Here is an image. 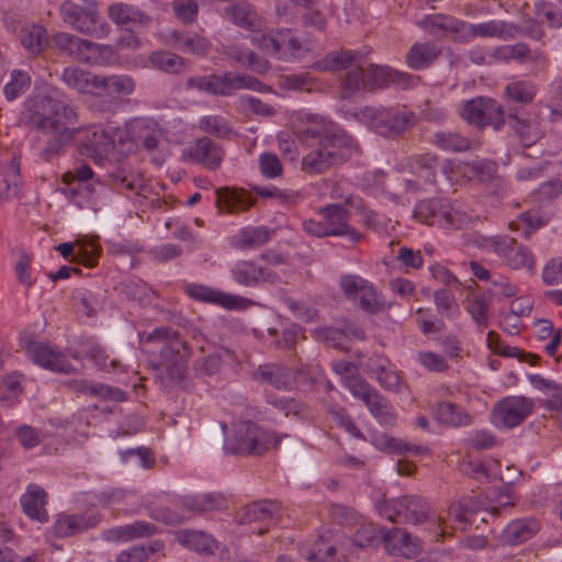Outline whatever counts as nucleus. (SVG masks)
<instances>
[{"mask_svg":"<svg viewBox=\"0 0 562 562\" xmlns=\"http://www.w3.org/2000/svg\"><path fill=\"white\" fill-rule=\"evenodd\" d=\"M25 116L32 128L46 136L42 155L50 158L59 155L75 139L80 137L78 149L95 164L119 153L125 154V140L128 133L120 126L74 127L79 122V110L76 105L49 95H35L25 103Z\"/></svg>","mask_w":562,"mask_h":562,"instance_id":"nucleus-1","label":"nucleus"},{"mask_svg":"<svg viewBox=\"0 0 562 562\" xmlns=\"http://www.w3.org/2000/svg\"><path fill=\"white\" fill-rule=\"evenodd\" d=\"M140 341L160 345L161 363L172 380L181 381L186 376L187 366L192 357V348L181 334L169 327L160 326L148 334L140 335Z\"/></svg>","mask_w":562,"mask_h":562,"instance_id":"nucleus-2","label":"nucleus"},{"mask_svg":"<svg viewBox=\"0 0 562 562\" xmlns=\"http://www.w3.org/2000/svg\"><path fill=\"white\" fill-rule=\"evenodd\" d=\"M357 144L347 133L333 134L331 139L315 143V146L303 157L302 170L308 175H319L331 166L348 160Z\"/></svg>","mask_w":562,"mask_h":562,"instance_id":"nucleus-3","label":"nucleus"},{"mask_svg":"<svg viewBox=\"0 0 562 562\" xmlns=\"http://www.w3.org/2000/svg\"><path fill=\"white\" fill-rule=\"evenodd\" d=\"M281 437L262 429L251 420H240L233 425V435L227 438L224 450L229 454L260 456L278 448Z\"/></svg>","mask_w":562,"mask_h":562,"instance_id":"nucleus-4","label":"nucleus"},{"mask_svg":"<svg viewBox=\"0 0 562 562\" xmlns=\"http://www.w3.org/2000/svg\"><path fill=\"white\" fill-rule=\"evenodd\" d=\"M487 496L477 495L473 497H463L458 502L450 504L447 510V518L438 516L436 520V536L449 537L452 532L449 529L464 530L474 522V516L480 512H486L494 516L502 508L513 506V503H502L499 506H490L486 504Z\"/></svg>","mask_w":562,"mask_h":562,"instance_id":"nucleus-5","label":"nucleus"},{"mask_svg":"<svg viewBox=\"0 0 562 562\" xmlns=\"http://www.w3.org/2000/svg\"><path fill=\"white\" fill-rule=\"evenodd\" d=\"M318 214L322 216L319 221L308 218L302 222V229L307 235L318 238L346 236L353 244L362 240L363 235L350 226V213L341 204H327L318 210Z\"/></svg>","mask_w":562,"mask_h":562,"instance_id":"nucleus-6","label":"nucleus"},{"mask_svg":"<svg viewBox=\"0 0 562 562\" xmlns=\"http://www.w3.org/2000/svg\"><path fill=\"white\" fill-rule=\"evenodd\" d=\"M58 12L64 23L78 33L98 38L110 34L111 26L100 16L95 0H81L80 3L64 0Z\"/></svg>","mask_w":562,"mask_h":562,"instance_id":"nucleus-7","label":"nucleus"},{"mask_svg":"<svg viewBox=\"0 0 562 562\" xmlns=\"http://www.w3.org/2000/svg\"><path fill=\"white\" fill-rule=\"evenodd\" d=\"M362 121L376 134L385 137H397L413 127L417 117L406 106L373 108L361 111Z\"/></svg>","mask_w":562,"mask_h":562,"instance_id":"nucleus-8","label":"nucleus"},{"mask_svg":"<svg viewBox=\"0 0 562 562\" xmlns=\"http://www.w3.org/2000/svg\"><path fill=\"white\" fill-rule=\"evenodd\" d=\"M187 86L213 95H232L241 89L258 92L270 91L269 86L252 76L235 75L229 71L223 75L193 76L188 79Z\"/></svg>","mask_w":562,"mask_h":562,"instance_id":"nucleus-9","label":"nucleus"},{"mask_svg":"<svg viewBox=\"0 0 562 562\" xmlns=\"http://www.w3.org/2000/svg\"><path fill=\"white\" fill-rule=\"evenodd\" d=\"M461 117L479 128L493 126L499 131L505 125V112L501 104L492 98L479 97L463 102L460 109Z\"/></svg>","mask_w":562,"mask_h":562,"instance_id":"nucleus-10","label":"nucleus"},{"mask_svg":"<svg viewBox=\"0 0 562 562\" xmlns=\"http://www.w3.org/2000/svg\"><path fill=\"white\" fill-rule=\"evenodd\" d=\"M339 284L345 296L353 301L363 312L376 314L384 308L383 295L370 281L359 276L348 274L340 278Z\"/></svg>","mask_w":562,"mask_h":562,"instance_id":"nucleus-11","label":"nucleus"},{"mask_svg":"<svg viewBox=\"0 0 562 562\" xmlns=\"http://www.w3.org/2000/svg\"><path fill=\"white\" fill-rule=\"evenodd\" d=\"M533 400L512 395L499 400L492 409V422L498 428L512 429L521 425L533 412Z\"/></svg>","mask_w":562,"mask_h":562,"instance_id":"nucleus-12","label":"nucleus"},{"mask_svg":"<svg viewBox=\"0 0 562 562\" xmlns=\"http://www.w3.org/2000/svg\"><path fill=\"white\" fill-rule=\"evenodd\" d=\"M429 515L428 504L419 496L411 495L386 502L381 516L392 522L418 525Z\"/></svg>","mask_w":562,"mask_h":562,"instance_id":"nucleus-13","label":"nucleus"},{"mask_svg":"<svg viewBox=\"0 0 562 562\" xmlns=\"http://www.w3.org/2000/svg\"><path fill=\"white\" fill-rule=\"evenodd\" d=\"M251 41L268 55L283 60L295 58L302 48L301 42L290 29L276 30L260 36H254Z\"/></svg>","mask_w":562,"mask_h":562,"instance_id":"nucleus-14","label":"nucleus"},{"mask_svg":"<svg viewBox=\"0 0 562 562\" xmlns=\"http://www.w3.org/2000/svg\"><path fill=\"white\" fill-rule=\"evenodd\" d=\"M26 352L36 366L60 374L76 373V369L69 361L67 355L57 346L48 342H31Z\"/></svg>","mask_w":562,"mask_h":562,"instance_id":"nucleus-15","label":"nucleus"},{"mask_svg":"<svg viewBox=\"0 0 562 562\" xmlns=\"http://www.w3.org/2000/svg\"><path fill=\"white\" fill-rule=\"evenodd\" d=\"M524 33V30L504 20H488L481 23H468L464 21L463 42H471L475 38H498L502 41H509L518 37Z\"/></svg>","mask_w":562,"mask_h":562,"instance_id":"nucleus-16","label":"nucleus"},{"mask_svg":"<svg viewBox=\"0 0 562 562\" xmlns=\"http://www.w3.org/2000/svg\"><path fill=\"white\" fill-rule=\"evenodd\" d=\"M294 130L300 140L306 144L321 140L326 142L331 139L333 134L342 133L335 131V125L331 121L312 113H300L294 123Z\"/></svg>","mask_w":562,"mask_h":562,"instance_id":"nucleus-17","label":"nucleus"},{"mask_svg":"<svg viewBox=\"0 0 562 562\" xmlns=\"http://www.w3.org/2000/svg\"><path fill=\"white\" fill-rule=\"evenodd\" d=\"M495 255L513 270L525 269L530 274L536 271V257L532 251L513 237L504 235Z\"/></svg>","mask_w":562,"mask_h":562,"instance_id":"nucleus-18","label":"nucleus"},{"mask_svg":"<svg viewBox=\"0 0 562 562\" xmlns=\"http://www.w3.org/2000/svg\"><path fill=\"white\" fill-rule=\"evenodd\" d=\"M184 153L192 162L211 171L218 170L225 157L223 146L207 136L195 138Z\"/></svg>","mask_w":562,"mask_h":562,"instance_id":"nucleus-19","label":"nucleus"},{"mask_svg":"<svg viewBox=\"0 0 562 562\" xmlns=\"http://www.w3.org/2000/svg\"><path fill=\"white\" fill-rule=\"evenodd\" d=\"M102 519V515L89 509L82 514H59L56 516L52 532L57 538L72 537L88 529L94 528Z\"/></svg>","mask_w":562,"mask_h":562,"instance_id":"nucleus-20","label":"nucleus"},{"mask_svg":"<svg viewBox=\"0 0 562 562\" xmlns=\"http://www.w3.org/2000/svg\"><path fill=\"white\" fill-rule=\"evenodd\" d=\"M505 124H508L526 147L535 144L541 136L538 119L522 110L509 109L505 113Z\"/></svg>","mask_w":562,"mask_h":562,"instance_id":"nucleus-21","label":"nucleus"},{"mask_svg":"<svg viewBox=\"0 0 562 562\" xmlns=\"http://www.w3.org/2000/svg\"><path fill=\"white\" fill-rule=\"evenodd\" d=\"M187 294L196 301L217 304L228 310H241L247 307L249 300L227 294L203 284L191 283L186 286Z\"/></svg>","mask_w":562,"mask_h":562,"instance_id":"nucleus-22","label":"nucleus"},{"mask_svg":"<svg viewBox=\"0 0 562 562\" xmlns=\"http://www.w3.org/2000/svg\"><path fill=\"white\" fill-rule=\"evenodd\" d=\"M382 540L387 553L394 557L412 559L422 552L419 539L401 528L385 529Z\"/></svg>","mask_w":562,"mask_h":562,"instance_id":"nucleus-23","label":"nucleus"},{"mask_svg":"<svg viewBox=\"0 0 562 562\" xmlns=\"http://www.w3.org/2000/svg\"><path fill=\"white\" fill-rule=\"evenodd\" d=\"M124 130L128 133V138L125 140V153L139 146L153 151L159 145L160 132L153 122L135 120Z\"/></svg>","mask_w":562,"mask_h":562,"instance_id":"nucleus-24","label":"nucleus"},{"mask_svg":"<svg viewBox=\"0 0 562 562\" xmlns=\"http://www.w3.org/2000/svg\"><path fill=\"white\" fill-rule=\"evenodd\" d=\"M47 503L48 493L36 483H30L20 497V505L25 516L41 524L49 520Z\"/></svg>","mask_w":562,"mask_h":562,"instance_id":"nucleus-25","label":"nucleus"},{"mask_svg":"<svg viewBox=\"0 0 562 562\" xmlns=\"http://www.w3.org/2000/svg\"><path fill=\"white\" fill-rule=\"evenodd\" d=\"M216 207L220 213L238 214L248 211L256 202V199L241 188H218L215 191Z\"/></svg>","mask_w":562,"mask_h":562,"instance_id":"nucleus-26","label":"nucleus"},{"mask_svg":"<svg viewBox=\"0 0 562 562\" xmlns=\"http://www.w3.org/2000/svg\"><path fill=\"white\" fill-rule=\"evenodd\" d=\"M109 19L122 29L128 27H144L146 29L151 18L146 12L142 11L138 7L130 3L115 2L108 7Z\"/></svg>","mask_w":562,"mask_h":562,"instance_id":"nucleus-27","label":"nucleus"},{"mask_svg":"<svg viewBox=\"0 0 562 562\" xmlns=\"http://www.w3.org/2000/svg\"><path fill=\"white\" fill-rule=\"evenodd\" d=\"M492 56L496 59V63H510L516 61L524 65L528 61L543 63L546 56L540 50H532L530 47L522 42L509 45H499L492 49Z\"/></svg>","mask_w":562,"mask_h":562,"instance_id":"nucleus-28","label":"nucleus"},{"mask_svg":"<svg viewBox=\"0 0 562 562\" xmlns=\"http://www.w3.org/2000/svg\"><path fill=\"white\" fill-rule=\"evenodd\" d=\"M436 422L445 427L460 428L472 424V416L467 409L451 401H438L432 407Z\"/></svg>","mask_w":562,"mask_h":562,"instance_id":"nucleus-29","label":"nucleus"},{"mask_svg":"<svg viewBox=\"0 0 562 562\" xmlns=\"http://www.w3.org/2000/svg\"><path fill=\"white\" fill-rule=\"evenodd\" d=\"M420 25L434 36L456 34L457 38L463 42L464 21L456 16L441 13L429 14L424 18Z\"/></svg>","mask_w":562,"mask_h":562,"instance_id":"nucleus-30","label":"nucleus"},{"mask_svg":"<svg viewBox=\"0 0 562 562\" xmlns=\"http://www.w3.org/2000/svg\"><path fill=\"white\" fill-rule=\"evenodd\" d=\"M366 54L360 50L341 49L327 54L313 67L318 71H340L364 64Z\"/></svg>","mask_w":562,"mask_h":562,"instance_id":"nucleus-31","label":"nucleus"},{"mask_svg":"<svg viewBox=\"0 0 562 562\" xmlns=\"http://www.w3.org/2000/svg\"><path fill=\"white\" fill-rule=\"evenodd\" d=\"M540 529L537 519L526 517L513 520L502 531L499 541L505 546H518L531 539Z\"/></svg>","mask_w":562,"mask_h":562,"instance_id":"nucleus-32","label":"nucleus"},{"mask_svg":"<svg viewBox=\"0 0 562 562\" xmlns=\"http://www.w3.org/2000/svg\"><path fill=\"white\" fill-rule=\"evenodd\" d=\"M169 41L176 49L200 57L206 56L212 47L211 42L206 37L188 31H171L169 33Z\"/></svg>","mask_w":562,"mask_h":562,"instance_id":"nucleus-33","label":"nucleus"},{"mask_svg":"<svg viewBox=\"0 0 562 562\" xmlns=\"http://www.w3.org/2000/svg\"><path fill=\"white\" fill-rule=\"evenodd\" d=\"M231 276L236 283L245 286H256L274 278L269 269L251 260L237 261L231 269Z\"/></svg>","mask_w":562,"mask_h":562,"instance_id":"nucleus-34","label":"nucleus"},{"mask_svg":"<svg viewBox=\"0 0 562 562\" xmlns=\"http://www.w3.org/2000/svg\"><path fill=\"white\" fill-rule=\"evenodd\" d=\"M224 16L235 25L251 32L259 31L263 25L262 18L255 11L252 5L247 2H239L226 7Z\"/></svg>","mask_w":562,"mask_h":562,"instance_id":"nucleus-35","label":"nucleus"},{"mask_svg":"<svg viewBox=\"0 0 562 562\" xmlns=\"http://www.w3.org/2000/svg\"><path fill=\"white\" fill-rule=\"evenodd\" d=\"M441 47L432 42H416L407 54L406 64L411 69L420 70L430 67L440 56Z\"/></svg>","mask_w":562,"mask_h":562,"instance_id":"nucleus-36","label":"nucleus"},{"mask_svg":"<svg viewBox=\"0 0 562 562\" xmlns=\"http://www.w3.org/2000/svg\"><path fill=\"white\" fill-rule=\"evenodd\" d=\"M21 186L20 158L13 156L0 162V199L10 200L18 195Z\"/></svg>","mask_w":562,"mask_h":562,"instance_id":"nucleus-37","label":"nucleus"},{"mask_svg":"<svg viewBox=\"0 0 562 562\" xmlns=\"http://www.w3.org/2000/svg\"><path fill=\"white\" fill-rule=\"evenodd\" d=\"M63 82L79 93L95 94L98 92L99 76L79 67H66L61 72Z\"/></svg>","mask_w":562,"mask_h":562,"instance_id":"nucleus-38","label":"nucleus"},{"mask_svg":"<svg viewBox=\"0 0 562 562\" xmlns=\"http://www.w3.org/2000/svg\"><path fill=\"white\" fill-rule=\"evenodd\" d=\"M176 539L181 546L203 554H213L218 547L212 535L200 530H179Z\"/></svg>","mask_w":562,"mask_h":562,"instance_id":"nucleus-39","label":"nucleus"},{"mask_svg":"<svg viewBox=\"0 0 562 562\" xmlns=\"http://www.w3.org/2000/svg\"><path fill=\"white\" fill-rule=\"evenodd\" d=\"M256 379L279 390H289L294 384V372L274 363L260 366Z\"/></svg>","mask_w":562,"mask_h":562,"instance_id":"nucleus-40","label":"nucleus"},{"mask_svg":"<svg viewBox=\"0 0 562 562\" xmlns=\"http://www.w3.org/2000/svg\"><path fill=\"white\" fill-rule=\"evenodd\" d=\"M135 90V81L127 75L99 76L97 95H130Z\"/></svg>","mask_w":562,"mask_h":562,"instance_id":"nucleus-41","label":"nucleus"},{"mask_svg":"<svg viewBox=\"0 0 562 562\" xmlns=\"http://www.w3.org/2000/svg\"><path fill=\"white\" fill-rule=\"evenodd\" d=\"M111 54L112 49L110 46L100 45L79 37L72 58L80 63L101 65L104 63V56Z\"/></svg>","mask_w":562,"mask_h":562,"instance_id":"nucleus-42","label":"nucleus"},{"mask_svg":"<svg viewBox=\"0 0 562 562\" xmlns=\"http://www.w3.org/2000/svg\"><path fill=\"white\" fill-rule=\"evenodd\" d=\"M157 532V527L153 524L136 520L133 524L120 526L108 530L109 540L128 541L137 538L150 537Z\"/></svg>","mask_w":562,"mask_h":562,"instance_id":"nucleus-43","label":"nucleus"},{"mask_svg":"<svg viewBox=\"0 0 562 562\" xmlns=\"http://www.w3.org/2000/svg\"><path fill=\"white\" fill-rule=\"evenodd\" d=\"M371 370L374 372L376 381L385 390L398 392L402 385L401 373L389 360L376 358L372 362Z\"/></svg>","mask_w":562,"mask_h":562,"instance_id":"nucleus-44","label":"nucleus"},{"mask_svg":"<svg viewBox=\"0 0 562 562\" xmlns=\"http://www.w3.org/2000/svg\"><path fill=\"white\" fill-rule=\"evenodd\" d=\"M278 513V505L273 502H255L243 508L239 519L244 524H251L254 521L274 522Z\"/></svg>","mask_w":562,"mask_h":562,"instance_id":"nucleus-45","label":"nucleus"},{"mask_svg":"<svg viewBox=\"0 0 562 562\" xmlns=\"http://www.w3.org/2000/svg\"><path fill=\"white\" fill-rule=\"evenodd\" d=\"M363 404L380 424L394 423L396 418L394 407L376 389L363 401Z\"/></svg>","mask_w":562,"mask_h":562,"instance_id":"nucleus-46","label":"nucleus"},{"mask_svg":"<svg viewBox=\"0 0 562 562\" xmlns=\"http://www.w3.org/2000/svg\"><path fill=\"white\" fill-rule=\"evenodd\" d=\"M200 131L222 139H233L237 132L232 123L222 115H204L199 120Z\"/></svg>","mask_w":562,"mask_h":562,"instance_id":"nucleus-47","label":"nucleus"},{"mask_svg":"<svg viewBox=\"0 0 562 562\" xmlns=\"http://www.w3.org/2000/svg\"><path fill=\"white\" fill-rule=\"evenodd\" d=\"M470 222L471 216L467 212L454 204L442 202L437 226L445 229H462L467 227Z\"/></svg>","mask_w":562,"mask_h":562,"instance_id":"nucleus-48","label":"nucleus"},{"mask_svg":"<svg viewBox=\"0 0 562 562\" xmlns=\"http://www.w3.org/2000/svg\"><path fill=\"white\" fill-rule=\"evenodd\" d=\"M20 42L31 54H40L48 45V35L44 26L26 24L20 31Z\"/></svg>","mask_w":562,"mask_h":562,"instance_id":"nucleus-49","label":"nucleus"},{"mask_svg":"<svg viewBox=\"0 0 562 562\" xmlns=\"http://www.w3.org/2000/svg\"><path fill=\"white\" fill-rule=\"evenodd\" d=\"M270 238L271 232L266 227H246L233 236V245L239 249H251L267 244Z\"/></svg>","mask_w":562,"mask_h":562,"instance_id":"nucleus-50","label":"nucleus"},{"mask_svg":"<svg viewBox=\"0 0 562 562\" xmlns=\"http://www.w3.org/2000/svg\"><path fill=\"white\" fill-rule=\"evenodd\" d=\"M438 157L432 153H425L413 157L411 167L424 184H436V168Z\"/></svg>","mask_w":562,"mask_h":562,"instance_id":"nucleus-51","label":"nucleus"},{"mask_svg":"<svg viewBox=\"0 0 562 562\" xmlns=\"http://www.w3.org/2000/svg\"><path fill=\"white\" fill-rule=\"evenodd\" d=\"M226 55L241 66H246L256 72H266L269 69L267 60L259 58L252 50L239 45H231L226 48Z\"/></svg>","mask_w":562,"mask_h":562,"instance_id":"nucleus-52","label":"nucleus"},{"mask_svg":"<svg viewBox=\"0 0 562 562\" xmlns=\"http://www.w3.org/2000/svg\"><path fill=\"white\" fill-rule=\"evenodd\" d=\"M148 60L154 68L169 74H179L186 66V60L181 56L167 50L153 52Z\"/></svg>","mask_w":562,"mask_h":562,"instance_id":"nucleus-53","label":"nucleus"},{"mask_svg":"<svg viewBox=\"0 0 562 562\" xmlns=\"http://www.w3.org/2000/svg\"><path fill=\"white\" fill-rule=\"evenodd\" d=\"M32 78L27 71L12 70L9 82L3 88L7 100L12 101L25 93L31 87Z\"/></svg>","mask_w":562,"mask_h":562,"instance_id":"nucleus-54","label":"nucleus"},{"mask_svg":"<svg viewBox=\"0 0 562 562\" xmlns=\"http://www.w3.org/2000/svg\"><path fill=\"white\" fill-rule=\"evenodd\" d=\"M434 144L446 151H465L470 148V140L467 137L448 131L435 133Z\"/></svg>","mask_w":562,"mask_h":562,"instance_id":"nucleus-55","label":"nucleus"},{"mask_svg":"<svg viewBox=\"0 0 562 562\" xmlns=\"http://www.w3.org/2000/svg\"><path fill=\"white\" fill-rule=\"evenodd\" d=\"M384 527H378L371 522H362L352 536V542L358 548L373 547L379 543L384 532Z\"/></svg>","mask_w":562,"mask_h":562,"instance_id":"nucleus-56","label":"nucleus"},{"mask_svg":"<svg viewBox=\"0 0 562 562\" xmlns=\"http://www.w3.org/2000/svg\"><path fill=\"white\" fill-rule=\"evenodd\" d=\"M442 202L443 201L441 200L432 199L417 203L414 210L415 218L423 224L437 226L439 210H441Z\"/></svg>","mask_w":562,"mask_h":562,"instance_id":"nucleus-57","label":"nucleus"},{"mask_svg":"<svg viewBox=\"0 0 562 562\" xmlns=\"http://www.w3.org/2000/svg\"><path fill=\"white\" fill-rule=\"evenodd\" d=\"M435 304L440 315L447 318H457L460 314V307L450 290L441 289L435 291Z\"/></svg>","mask_w":562,"mask_h":562,"instance_id":"nucleus-58","label":"nucleus"},{"mask_svg":"<svg viewBox=\"0 0 562 562\" xmlns=\"http://www.w3.org/2000/svg\"><path fill=\"white\" fill-rule=\"evenodd\" d=\"M520 224L527 226L522 231V237L526 239L530 238L532 232L541 228L547 224V221L539 214L538 211H526L519 215V221L509 222L508 227L510 231H518Z\"/></svg>","mask_w":562,"mask_h":562,"instance_id":"nucleus-59","label":"nucleus"},{"mask_svg":"<svg viewBox=\"0 0 562 562\" xmlns=\"http://www.w3.org/2000/svg\"><path fill=\"white\" fill-rule=\"evenodd\" d=\"M506 95L520 103H530L536 95V87L530 81L518 80L510 82L505 88Z\"/></svg>","mask_w":562,"mask_h":562,"instance_id":"nucleus-60","label":"nucleus"},{"mask_svg":"<svg viewBox=\"0 0 562 562\" xmlns=\"http://www.w3.org/2000/svg\"><path fill=\"white\" fill-rule=\"evenodd\" d=\"M74 307L82 316L91 317L95 314L98 301L95 295L87 289H78L72 294Z\"/></svg>","mask_w":562,"mask_h":562,"instance_id":"nucleus-61","label":"nucleus"},{"mask_svg":"<svg viewBox=\"0 0 562 562\" xmlns=\"http://www.w3.org/2000/svg\"><path fill=\"white\" fill-rule=\"evenodd\" d=\"M171 8L175 16L183 24H192L196 21L199 4L195 0H172Z\"/></svg>","mask_w":562,"mask_h":562,"instance_id":"nucleus-62","label":"nucleus"},{"mask_svg":"<svg viewBox=\"0 0 562 562\" xmlns=\"http://www.w3.org/2000/svg\"><path fill=\"white\" fill-rule=\"evenodd\" d=\"M85 356L92 360L94 364L102 370L109 368L116 369L119 367L117 360H111L109 362V356L106 355L104 348L93 340H88L86 342Z\"/></svg>","mask_w":562,"mask_h":562,"instance_id":"nucleus-63","label":"nucleus"},{"mask_svg":"<svg viewBox=\"0 0 562 562\" xmlns=\"http://www.w3.org/2000/svg\"><path fill=\"white\" fill-rule=\"evenodd\" d=\"M367 86L362 65L355 66L348 71L342 80V97L350 98L357 91L364 89Z\"/></svg>","mask_w":562,"mask_h":562,"instance_id":"nucleus-64","label":"nucleus"}]
</instances>
